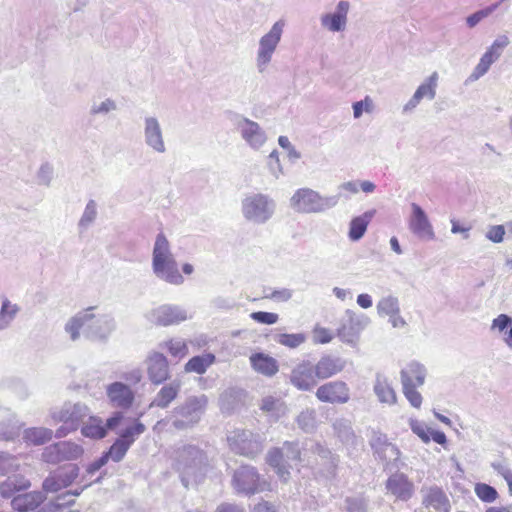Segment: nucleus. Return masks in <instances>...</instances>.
<instances>
[{"mask_svg":"<svg viewBox=\"0 0 512 512\" xmlns=\"http://www.w3.org/2000/svg\"><path fill=\"white\" fill-rule=\"evenodd\" d=\"M153 270L171 284H181L183 276L180 274L177 263L169 251V242L163 233L158 234L153 249Z\"/></svg>","mask_w":512,"mask_h":512,"instance_id":"f257e3e1","label":"nucleus"},{"mask_svg":"<svg viewBox=\"0 0 512 512\" xmlns=\"http://www.w3.org/2000/svg\"><path fill=\"white\" fill-rule=\"evenodd\" d=\"M285 459L301 461V452L296 445L286 442L282 448H273L268 454L266 461L276 472L277 476L284 483L290 478L289 469L285 466Z\"/></svg>","mask_w":512,"mask_h":512,"instance_id":"f03ea898","label":"nucleus"},{"mask_svg":"<svg viewBox=\"0 0 512 512\" xmlns=\"http://www.w3.org/2000/svg\"><path fill=\"white\" fill-rule=\"evenodd\" d=\"M46 497L40 491H32L13 497L11 506L18 512H59L63 504L57 502H49L43 507H39Z\"/></svg>","mask_w":512,"mask_h":512,"instance_id":"7ed1b4c3","label":"nucleus"},{"mask_svg":"<svg viewBox=\"0 0 512 512\" xmlns=\"http://www.w3.org/2000/svg\"><path fill=\"white\" fill-rule=\"evenodd\" d=\"M233 486L237 491L248 495L270 490V484L266 481H261L256 469L250 466H241L235 472Z\"/></svg>","mask_w":512,"mask_h":512,"instance_id":"20e7f679","label":"nucleus"},{"mask_svg":"<svg viewBox=\"0 0 512 512\" xmlns=\"http://www.w3.org/2000/svg\"><path fill=\"white\" fill-rule=\"evenodd\" d=\"M79 476V467L69 463L58 467L45 478L42 488L48 493H57L72 485Z\"/></svg>","mask_w":512,"mask_h":512,"instance_id":"39448f33","label":"nucleus"},{"mask_svg":"<svg viewBox=\"0 0 512 512\" xmlns=\"http://www.w3.org/2000/svg\"><path fill=\"white\" fill-rule=\"evenodd\" d=\"M316 397L320 402L331 404H344L350 399V389L343 381H330L322 384L316 390Z\"/></svg>","mask_w":512,"mask_h":512,"instance_id":"423d86ee","label":"nucleus"},{"mask_svg":"<svg viewBox=\"0 0 512 512\" xmlns=\"http://www.w3.org/2000/svg\"><path fill=\"white\" fill-rule=\"evenodd\" d=\"M291 205L299 212H319L324 207L322 197L309 188L298 189L291 198Z\"/></svg>","mask_w":512,"mask_h":512,"instance_id":"0eeeda50","label":"nucleus"},{"mask_svg":"<svg viewBox=\"0 0 512 512\" xmlns=\"http://www.w3.org/2000/svg\"><path fill=\"white\" fill-rule=\"evenodd\" d=\"M290 382L298 390L310 391L317 384L313 365L309 361H302L297 364L290 374Z\"/></svg>","mask_w":512,"mask_h":512,"instance_id":"6e6552de","label":"nucleus"},{"mask_svg":"<svg viewBox=\"0 0 512 512\" xmlns=\"http://www.w3.org/2000/svg\"><path fill=\"white\" fill-rule=\"evenodd\" d=\"M509 44L507 36H501L496 39L488 50L482 55L479 63L476 65L472 77L478 79L483 76L490 66L500 57L503 49Z\"/></svg>","mask_w":512,"mask_h":512,"instance_id":"1a4fd4ad","label":"nucleus"},{"mask_svg":"<svg viewBox=\"0 0 512 512\" xmlns=\"http://www.w3.org/2000/svg\"><path fill=\"white\" fill-rule=\"evenodd\" d=\"M283 29L282 22H276L269 33L264 35L260 41V49L258 53V64L260 67L265 66L271 59V56L280 41Z\"/></svg>","mask_w":512,"mask_h":512,"instance_id":"9d476101","label":"nucleus"},{"mask_svg":"<svg viewBox=\"0 0 512 512\" xmlns=\"http://www.w3.org/2000/svg\"><path fill=\"white\" fill-rule=\"evenodd\" d=\"M147 372L153 384L165 382L170 377L167 358L162 353H152L148 358Z\"/></svg>","mask_w":512,"mask_h":512,"instance_id":"9b49d317","label":"nucleus"},{"mask_svg":"<svg viewBox=\"0 0 512 512\" xmlns=\"http://www.w3.org/2000/svg\"><path fill=\"white\" fill-rule=\"evenodd\" d=\"M107 395L113 406L127 409L134 401L131 388L121 382H114L107 388Z\"/></svg>","mask_w":512,"mask_h":512,"instance_id":"f8f14e48","label":"nucleus"},{"mask_svg":"<svg viewBox=\"0 0 512 512\" xmlns=\"http://www.w3.org/2000/svg\"><path fill=\"white\" fill-rule=\"evenodd\" d=\"M229 446L236 454L254 457L260 451V444L249 439L244 431L228 437Z\"/></svg>","mask_w":512,"mask_h":512,"instance_id":"ddd939ff","label":"nucleus"},{"mask_svg":"<svg viewBox=\"0 0 512 512\" xmlns=\"http://www.w3.org/2000/svg\"><path fill=\"white\" fill-rule=\"evenodd\" d=\"M243 212L247 219L265 221L268 216V200L262 195H255L245 199Z\"/></svg>","mask_w":512,"mask_h":512,"instance_id":"4468645a","label":"nucleus"},{"mask_svg":"<svg viewBox=\"0 0 512 512\" xmlns=\"http://www.w3.org/2000/svg\"><path fill=\"white\" fill-rule=\"evenodd\" d=\"M410 230L420 236L428 239H432L434 237V231L431 224L428 221V218L422 208L413 203L412 204V216L409 221Z\"/></svg>","mask_w":512,"mask_h":512,"instance_id":"2eb2a0df","label":"nucleus"},{"mask_svg":"<svg viewBox=\"0 0 512 512\" xmlns=\"http://www.w3.org/2000/svg\"><path fill=\"white\" fill-rule=\"evenodd\" d=\"M388 491L397 499L407 501L413 495L414 486L404 474H394L387 480Z\"/></svg>","mask_w":512,"mask_h":512,"instance_id":"dca6fc26","label":"nucleus"},{"mask_svg":"<svg viewBox=\"0 0 512 512\" xmlns=\"http://www.w3.org/2000/svg\"><path fill=\"white\" fill-rule=\"evenodd\" d=\"M152 317L154 323L159 326L178 324L187 318L184 311L169 305H163L155 309L152 312Z\"/></svg>","mask_w":512,"mask_h":512,"instance_id":"f3484780","label":"nucleus"},{"mask_svg":"<svg viewBox=\"0 0 512 512\" xmlns=\"http://www.w3.org/2000/svg\"><path fill=\"white\" fill-rule=\"evenodd\" d=\"M249 360L253 370L266 377H273L279 371L277 360L268 354L262 352L253 353Z\"/></svg>","mask_w":512,"mask_h":512,"instance_id":"a211bd4d","label":"nucleus"},{"mask_svg":"<svg viewBox=\"0 0 512 512\" xmlns=\"http://www.w3.org/2000/svg\"><path fill=\"white\" fill-rule=\"evenodd\" d=\"M422 504L426 508H433L437 512H450L451 510L449 498L445 492L437 486L427 489Z\"/></svg>","mask_w":512,"mask_h":512,"instance_id":"6ab92c4d","label":"nucleus"},{"mask_svg":"<svg viewBox=\"0 0 512 512\" xmlns=\"http://www.w3.org/2000/svg\"><path fill=\"white\" fill-rule=\"evenodd\" d=\"M349 10V3L347 1H340L337 5L335 13L326 14L322 17V25L328 30L336 32L344 29Z\"/></svg>","mask_w":512,"mask_h":512,"instance_id":"aec40b11","label":"nucleus"},{"mask_svg":"<svg viewBox=\"0 0 512 512\" xmlns=\"http://www.w3.org/2000/svg\"><path fill=\"white\" fill-rule=\"evenodd\" d=\"M410 427L413 433L426 444L430 441H434L435 443L444 446L447 443V437L443 431L434 430L419 421H411Z\"/></svg>","mask_w":512,"mask_h":512,"instance_id":"412c9836","label":"nucleus"},{"mask_svg":"<svg viewBox=\"0 0 512 512\" xmlns=\"http://www.w3.org/2000/svg\"><path fill=\"white\" fill-rule=\"evenodd\" d=\"M426 371L418 362L409 363L401 371L402 386H422L425 382Z\"/></svg>","mask_w":512,"mask_h":512,"instance_id":"4be33fe9","label":"nucleus"},{"mask_svg":"<svg viewBox=\"0 0 512 512\" xmlns=\"http://www.w3.org/2000/svg\"><path fill=\"white\" fill-rule=\"evenodd\" d=\"M181 389L180 382H172L164 385L152 400L150 406L161 409L167 408L178 396Z\"/></svg>","mask_w":512,"mask_h":512,"instance_id":"5701e85b","label":"nucleus"},{"mask_svg":"<svg viewBox=\"0 0 512 512\" xmlns=\"http://www.w3.org/2000/svg\"><path fill=\"white\" fill-rule=\"evenodd\" d=\"M314 373L317 379H328L342 371L343 367L338 360L330 357H322L314 366Z\"/></svg>","mask_w":512,"mask_h":512,"instance_id":"b1692460","label":"nucleus"},{"mask_svg":"<svg viewBox=\"0 0 512 512\" xmlns=\"http://www.w3.org/2000/svg\"><path fill=\"white\" fill-rule=\"evenodd\" d=\"M31 483L22 475L8 477L0 483V495L3 498H11L15 493L29 489Z\"/></svg>","mask_w":512,"mask_h":512,"instance_id":"393cba45","label":"nucleus"},{"mask_svg":"<svg viewBox=\"0 0 512 512\" xmlns=\"http://www.w3.org/2000/svg\"><path fill=\"white\" fill-rule=\"evenodd\" d=\"M374 392L382 403L393 405L397 401L396 392L386 378L377 377Z\"/></svg>","mask_w":512,"mask_h":512,"instance_id":"a878e982","label":"nucleus"},{"mask_svg":"<svg viewBox=\"0 0 512 512\" xmlns=\"http://www.w3.org/2000/svg\"><path fill=\"white\" fill-rule=\"evenodd\" d=\"M438 74L437 72L432 73L427 81L421 84L416 92L414 93L412 99L410 100V104L412 106L417 105L423 98L432 99L435 96V88L437 85Z\"/></svg>","mask_w":512,"mask_h":512,"instance_id":"bb28decb","label":"nucleus"},{"mask_svg":"<svg viewBox=\"0 0 512 512\" xmlns=\"http://www.w3.org/2000/svg\"><path fill=\"white\" fill-rule=\"evenodd\" d=\"M374 212H365L363 215L355 217L350 222L349 238L353 241L359 240L366 232Z\"/></svg>","mask_w":512,"mask_h":512,"instance_id":"cd10ccee","label":"nucleus"},{"mask_svg":"<svg viewBox=\"0 0 512 512\" xmlns=\"http://www.w3.org/2000/svg\"><path fill=\"white\" fill-rule=\"evenodd\" d=\"M215 362V356L211 353H206L200 356L192 357L185 364V372H195L197 374H203L206 370Z\"/></svg>","mask_w":512,"mask_h":512,"instance_id":"c85d7f7f","label":"nucleus"},{"mask_svg":"<svg viewBox=\"0 0 512 512\" xmlns=\"http://www.w3.org/2000/svg\"><path fill=\"white\" fill-rule=\"evenodd\" d=\"M145 134L149 145L159 152L164 151L160 127L155 119L150 118L146 120Z\"/></svg>","mask_w":512,"mask_h":512,"instance_id":"c756f323","label":"nucleus"},{"mask_svg":"<svg viewBox=\"0 0 512 512\" xmlns=\"http://www.w3.org/2000/svg\"><path fill=\"white\" fill-rule=\"evenodd\" d=\"M52 437V430L43 427L30 428L24 432L25 442L31 445H43L49 442Z\"/></svg>","mask_w":512,"mask_h":512,"instance_id":"7c9ffc66","label":"nucleus"},{"mask_svg":"<svg viewBox=\"0 0 512 512\" xmlns=\"http://www.w3.org/2000/svg\"><path fill=\"white\" fill-rule=\"evenodd\" d=\"M81 432L84 436L93 439H102L107 434L103 421L98 417H90L87 423L82 427Z\"/></svg>","mask_w":512,"mask_h":512,"instance_id":"2f4dec72","label":"nucleus"},{"mask_svg":"<svg viewBox=\"0 0 512 512\" xmlns=\"http://www.w3.org/2000/svg\"><path fill=\"white\" fill-rule=\"evenodd\" d=\"M207 405V397L202 395L200 397H192L188 399L185 406L182 408L183 416H197L203 412Z\"/></svg>","mask_w":512,"mask_h":512,"instance_id":"473e14b6","label":"nucleus"},{"mask_svg":"<svg viewBox=\"0 0 512 512\" xmlns=\"http://www.w3.org/2000/svg\"><path fill=\"white\" fill-rule=\"evenodd\" d=\"M241 132H242L243 138L251 145H255L262 141V134L260 132V127L255 122L245 120L242 125Z\"/></svg>","mask_w":512,"mask_h":512,"instance_id":"72a5a7b5","label":"nucleus"},{"mask_svg":"<svg viewBox=\"0 0 512 512\" xmlns=\"http://www.w3.org/2000/svg\"><path fill=\"white\" fill-rule=\"evenodd\" d=\"M59 443H60L59 447H61V449H60L61 462L69 461V460H76L83 455L84 450L80 445H78L76 443L68 442V441H63V442H59Z\"/></svg>","mask_w":512,"mask_h":512,"instance_id":"f704fd0d","label":"nucleus"},{"mask_svg":"<svg viewBox=\"0 0 512 512\" xmlns=\"http://www.w3.org/2000/svg\"><path fill=\"white\" fill-rule=\"evenodd\" d=\"M306 341V336L303 333H282L277 335L276 342L280 345L288 347L290 349H295L302 345Z\"/></svg>","mask_w":512,"mask_h":512,"instance_id":"c9c22d12","label":"nucleus"},{"mask_svg":"<svg viewBox=\"0 0 512 512\" xmlns=\"http://www.w3.org/2000/svg\"><path fill=\"white\" fill-rule=\"evenodd\" d=\"M377 310L378 313L383 316H397L399 312L398 301L394 297H385L378 302Z\"/></svg>","mask_w":512,"mask_h":512,"instance_id":"e433bc0d","label":"nucleus"},{"mask_svg":"<svg viewBox=\"0 0 512 512\" xmlns=\"http://www.w3.org/2000/svg\"><path fill=\"white\" fill-rule=\"evenodd\" d=\"M475 494L482 502L486 503L494 502L499 496L497 490L494 487L485 483L476 484Z\"/></svg>","mask_w":512,"mask_h":512,"instance_id":"4c0bfd02","label":"nucleus"},{"mask_svg":"<svg viewBox=\"0 0 512 512\" xmlns=\"http://www.w3.org/2000/svg\"><path fill=\"white\" fill-rule=\"evenodd\" d=\"M145 431V425L139 421L135 422L132 426L126 428L120 435L119 439L124 442H129V447L133 444L136 437Z\"/></svg>","mask_w":512,"mask_h":512,"instance_id":"58836bf2","label":"nucleus"},{"mask_svg":"<svg viewBox=\"0 0 512 512\" xmlns=\"http://www.w3.org/2000/svg\"><path fill=\"white\" fill-rule=\"evenodd\" d=\"M18 311L16 305H12L8 300H4L0 310V329L5 328L14 318Z\"/></svg>","mask_w":512,"mask_h":512,"instance_id":"ea45409f","label":"nucleus"},{"mask_svg":"<svg viewBox=\"0 0 512 512\" xmlns=\"http://www.w3.org/2000/svg\"><path fill=\"white\" fill-rule=\"evenodd\" d=\"M129 449V442H124L121 439H117L109 448L107 453L109 454L110 458L118 462L120 461L126 454V452Z\"/></svg>","mask_w":512,"mask_h":512,"instance_id":"a19ab883","label":"nucleus"},{"mask_svg":"<svg viewBox=\"0 0 512 512\" xmlns=\"http://www.w3.org/2000/svg\"><path fill=\"white\" fill-rule=\"evenodd\" d=\"M166 347L171 356L182 359L188 354V347L184 341L169 340Z\"/></svg>","mask_w":512,"mask_h":512,"instance_id":"79ce46f5","label":"nucleus"},{"mask_svg":"<svg viewBox=\"0 0 512 512\" xmlns=\"http://www.w3.org/2000/svg\"><path fill=\"white\" fill-rule=\"evenodd\" d=\"M60 446V443H55V444H52L48 447H46L42 453V459L43 461H45L46 463H50V464H56V463H59L61 462V453H60V449L61 447Z\"/></svg>","mask_w":512,"mask_h":512,"instance_id":"37998d69","label":"nucleus"},{"mask_svg":"<svg viewBox=\"0 0 512 512\" xmlns=\"http://www.w3.org/2000/svg\"><path fill=\"white\" fill-rule=\"evenodd\" d=\"M333 338V333L325 327L316 326L312 331V339L315 344H327L331 342Z\"/></svg>","mask_w":512,"mask_h":512,"instance_id":"c03bdc74","label":"nucleus"},{"mask_svg":"<svg viewBox=\"0 0 512 512\" xmlns=\"http://www.w3.org/2000/svg\"><path fill=\"white\" fill-rule=\"evenodd\" d=\"M418 386H403V394L406 399L409 401L411 406L416 409H419L422 405V396L416 390Z\"/></svg>","mask_w":512,"mask_h":512,"instance_id":"a18cd8bd","label":"nucleus"},{"mask_svg":"<svg viewBox=\"0 0 512 512\" xmlns=\"http://www.w3.org/2000/svg\"><path fill=\"white\" fill-rule=\"evenodd\" d=\"M250 317L258 323L267 325L275 324L279 319L278 314L264 311L252 312Z\"/></svg>","mask_w":512,"mask_h":512,"instance_id":"49530a36","label":"nucleus"},{"mask_svg":"<svg viewBox=\"0 0 512 512\" xmlns=\"http://www.w3.org/2000/svg\"><path fill=\"white\" fill-rule=\"evenodd\" d=\"M496 7H497V5H493V6L487 7L485 9H483V10H479V11L473 13L472 15H470L467 18L468 26L469 27H474L475 25H477L482 19H484L487 16H489L494 11V9Z\"/></svg>","mask_w":512,"mask_h":512,"instance_id":"de8ad7c7","label":"nucleus"},{"mask_svg":"<svg viewBox=\"0 0 512 512\" xmlns=\"http://www.w3.org/2000/svg\"><path fill=\"white\" fill-rule=\"evenodd\" d=\"M87 316L84 317H74L70 320V322L66 326V330L70 333L71 338L73 340L77 339L79 336V331L82 328L84 324V319Z\"/></svg>","mask_w":512,"mask_h":512,"instance_id":"09e8293b","label":"nucleus"},{"mask_svg":"<svg viewBox=\"0 0 512 512\" xmlns=\"http://www.w3.org/2000/svg\"><path fill=\"white\" fill-rule=\"evenodd\" d=\"M504 235H505V229L502 225L492 226L487 233L488 239L494 243L502 242Z\"/></svg>","mask_w":512,"mask_h":512,"instance_id":"8fccbe9b","label":"nucleus"},{"mask_svg":"<svg viewBox=\"0 0 512 512\" xmlns=\"http://www.w3.org/2000/svg\"><path fill=\"white\" fill-rule=\"evenodd\" d=\"M372 107V101L366 97L364 101H358L353 104L354 117L359 118L363 110L370 112Z\"/></svg>","mask_w":512,"mask_h":512,"instance_id":"3c124183","label":"nucleus"},{"mask_svg":"<svg viewBox=\"0 0 512 512\" xmlns=\"http://www.w3.org/2000/svg\"><path fill=\"white\" fill-rule=\"evenodd\" d=\"M187 420H176L174 421L173 425L176 429H186L188 427L193 426L199 421V418L197 416H184Z\"/></svg>","mask_w":512,"mask_h":512,"instance_id":"603ef678","label":"nucleus"},{"mask_svg":"<svg viewBox=\"0 0 512 512\" xmlns=\"http://www.w3.org/2000/svg\"><path fill=\"white\" fill-rule=\"evenodd\" d=\"M512 320L505 314L499 315L496 319L493 321V326L497 327L500 331H503L506 329L509 325H511Z\"/></svg>","mask_w":512,"mask_h":512,"instance_id":"864d4df0","label":"nucleus"},{"mask_svg":"<svg viewBox=\"0 0 512 512\" xmlns=\"http://www.w3.org/2000/svg\"><path fill=\"white\" fill-rule=\"evenodd\" d=\"M278 400L272 396L265 397L262 400L261 410L264 412H272L275 410Z\"/></svg>","mask_w":512,"mask_h":512,"instance_id":"5fc2aeb1","label":"nucleus"},{"mask_svg":"<svg viewBox=\"0 0 512 512\" xmlns=\"http://www.w3.org/2000/svg\"><path fill=\"white\" fill-rule=\"evenodd\" d=\"M267 297L271 298V299L280 300V301H287L288 299H290L291 293L289 290L283 289V290L273 291Z\"/></svg>","mask_w":512,"mask_h":512,"instance_id":"6e6d98bb","label":"nucleus"},{"mask_svg":"<svg viewBox=\"0 0 512 512\" xmlns=\"http://www.w3.org/2000/svg\"><path fill=\"white\" fill-rule=\"evenodd\" d=\"M253 512H277V511L271 503H269L267 501H262V502H259L257 505H255Z\"/></svg>","mask_w":512,"mask_h":512,"instance_id":"4d7b16f0","label":"nucleus"},{"mask_svg":"<svg viewBox=\"0 0 512 512\" xmlns=\"http://www.w3.org/2000/svg\"><path fill=\"white\" fill-rule=\"evenodd\" d=\"M123 415L120 412L115 413L112 417H110L106 422V429H114L122 420Z\"/></svg>","mask_w":512,"mask_h":512,"instance_id":"13d9d810","label":"nucleus"},{"mask_svg":"<svg viewBox=\"0 0 512 512\" xmlns=\"http://www.w3.org/2000/svg\"><path fill=\"white\" fill-rule=\"evenodd\" d=\"M357 303L360 307L367 309L372 306V299L368 294H360L357 297Z\"/></svg>","mask_w":512,"mask_h":512,"instance_id":"bf43d9fd","label":"nucleus"},{"mask_svg":"<svg viewBox=\"0 0 512 512\" xmlns=\"http://www.w3.org/2000/svg\"><path fill=\"white\" fill-rule=\"evenodd\" d=\"M451 224H452L451 232L454 234L466 233L471 229L470 226L464 227V226L460 225L459 221L455 220V219L451 220Z\"/></svg>","mask_w":512,"mask_h":512,"instance_id":"052dcab7","label":"nucleus"},{"mask_svg":"<svg viewBox=\"0 0 512 512\" xmlns=\"http://www.w3.org/2000/svg\"><path fill=\"white\" fill-rule=\"evenodd\" d=\"M341 189L348 193L354 194L358 192V187L355 182H346L341 185Z\"/></svg>","mask_w":512,"mask_h":512,"instance_id":"680f3d73","label":"nucleus"},{"mask_svg":"<svg viewBox=\"0 0 512 512\" xmlns=\"http://www.w3.org/2000/svg\"><path fill=\"white\" fill-rule=\"evenodd\" d=\"M216 512H243L241 509L234 505L222 504L218 507Z\"/></svg>","mask_w":512,"mask_h":512,"instance_id":"e2e57ef3","label":"nucleus"},{"mask_svg":"<svg viewBox=\"0 0 512 512\" xmlns=\"http://www.w3.org/2000/svg\"><path fill=\"white\" fill-rule=\"evenodd\" d=\"M76 429H77L76 425H75L74 423H72L68 428H63V427L59 428V429L57 430V432H56V436H57V437H64V436H66L70 431H74V430H76Z\"/></svg>","mask_w":512,"mask_h":512,"instance_id":"0e129e2a","label":"nucleus"},{"mask_svg":"<svg viewBox=\"0 0 512 512\" xmlns=\"http://www.w3.org/2000/svg\"><path fill=\"white\" fill-rule=\"evenodd\" d=\"M485 512H512L510 507L506 506H490Z\"/></svg>","mask_w":512,"mask_h":512,"instance_id":"69168bd1","label":"nucleus"},{"mask_svg":"<svg viewBox=\"0 0 512 512\" xmlns=\"http://www.w3.org/2000/svg\"><path fill=\"white\" fill-rule=\"evenodd\" d=\"M502 476L507 482L509 491L512 494V471L506 469L502 472Z\"/></svg>","mask_w":512,"mask_h":512,"instance_id":"338daca9","label":"nucleus"},{"mask_svg":"<svg viewBox=\"0 0 512 512\" xmlns=\"http://www.w3.org/2000/svg\"><path fill=\"white\" fill-rule=\"evenodd\" d=\"M360 186L365 193H371L375 190V185L370 181H363Z\"/></svg>","mask_w":512,"mask_h":512,"instance_id":"774afa93","label":"nucleus"}]
</instances>
